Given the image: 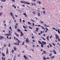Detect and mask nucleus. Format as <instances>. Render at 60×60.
<instances>
[{
  "instance_id": "nucleus-1",
  "label": "nucleus",
  "mask_w": 60,
  "mask_h": 60,
  "mask_svg": "<svg viewBox=\"0 0 60 60\" xmlns=\"http://www.w3.org/2000/svg\"><path fill=\"white\" fill-rule=\"evenodd\" d=\"M20 3H22L23 4H31L29 3L28 2H26L25 1H20Z\"/></svg>"
},
{
  "instance_id": "nucleus-2",
  "label": "nucleus",
  "mask_w": 60,
  "mask_h": 60,
  "mask_svg": "<svg viewBox=\"0 0 60 60\" xmlns=\"http://www.w3.org/2000/svg\"><path fill=\"white\" fill-rule=\"evenodd\" d=\"M26 42L28 43H29V41L28 38H27L26 40Z\"/></svg>"
},
{
  "instance_id": "nucleus-3",
  "label": "nucleus",
  "mask_w": 60,
  "mask_h": 60,
  "mask_svg": "<svg viewBox=\"0 0 60 60\" xmlns=\"http://www.w3.org/2000/svg\"><path fill=\"white\" fill-rule=\"evenodd\" d=\"M16 43H14V45H19V43H18V42H16Z\"/></svg>"
},
{
  "instance_id": "nucleus-4",
  "label": "nucleus",
  "mask_w": 60,
  "mask_h": 60,
  "mask_svg": "<svg viewBox=\"0 0 60 60\" xmlns=\"http://www.w3.org/2000/svg\"><path fill=\"white\" fill-rule=\"evenodd\" d=\"M43 52L41 54L42 55H43V54H47V52H46V51L44 50L43 51Z\"/></svg>"
},
{
  "instance_id": "nucleus-5",
  "label": "nucleus",
  "mask_w": 60,
  "mask_h": 60,
  "mask_svg": "<svg viewBox=\"0 0 60 60\" xmlns=\"http://www.w3.org/2000/svg\"><path fill=\"white\" fill-rule=\"evenodd\" d=\"M21 35H20V36L21 37H22V36H23L24 35V34L23 33V32H21Z\"/></svg>"
},
{
  "instance_id": "nucleus-6",
  "label": "nucleus",
  "mask_w": 60,
  "mask_h": 60,
  "mask_svg": "<svg viewBox=\"0 0 60 60\" xmlns=\"http://www.w3.org/2000/svg\"><path fill=\"white\" fill-rule=\"evenodd\" d=\"M23 27L24 29H26V27L27 28V27L26 26V27L24 25L22 26Z\"/></svg>"
},
{
  "instance_id": "nucleus-7",
  "label": "nucleus",
  "mask_w": 60,
  "mask_h": 60,
  "mask_svg": "<svg viewBox=\"0 0 60 60\" xmlns=\"http://www.w3.org/2000/svg\"><path fill=\"white\" fill-rule=\"evenodd\" d=\"M42 43L43 44H44V45H46V42L43 41L42 42Z\"/></svg>"
},
{
  "instance_id": "nucleus-8",
  "label": "nucleus",
  "mask_w": 60,
  "mask_h": 60,
  "mask_svg": "<svg viewBox=\"0 0 60 60\" xmlns=\"http://www.w3.org/2000/svg\"><path fill=\"white\" fill-rule=\"evenodd\" d=\"M9 54V52H8V49H7L6 51V54Z\"/></svg>"
},
{
  "instance_id": "nucleus-9",
  "label": "nucleus",
  "mask_w": 60,
  "mask_h": 60,
  "mask_svg": "<svg viewBox=\"0 0 60 60\" xmlns=\"http://www.w3.org/2000/svg\"><path fill=\"white\" fill-rule=\"evenodd\" d=\"M4 38V37L3 36H1L0 37V40H2Z\"/></svg>"
},
{
  "instance_id": "nucleus-10",
  "label": "nucleus",
  "mask_w": 60,
  "mask_h": 60,
  "mask_svg": "<svg viewBox=\"0 0 60 60\" xmlns=\"http://www.w3.org/2000/svg\"><path fill=\"white\" fill-rule=\"evenodd\" d=\"M53 52H54V54H56V52L55 50L54 49H53Z\"/></svg>"
},
{
  "instance_id": "nucleus-11",
  "label": "nucleus",
  "mask_w": 60,
  "mask_h": 60,
  "mask_svg": "<svg viewBox=\"0 0 60 60\" xmlns=\"http://www.w3.org/2000/svg\"><path fill=\"white\" fill-rule=\"evenodd\" d=\"M38 43L40 44H42V45H44L43 44H42V43H41V42L40 41H38Z\"/></svg>"
},
{
  "instance_id": "nucleus-12",
  "label": "nucleus",
  "mask_w": 60,
  "mask_h": 60,
  "mask_svg": "<svg viewBox=\"0 0 60 60\" xmlns=\"http://www.w3.org/2000/svg\"><path fill=\"white\" fill-rule=\"evenodd\" d=\"M1 2H6V0H0Z\"/></svg>"
},
{
  "instance_id": "nucleus-13",
  "label": "nucleus",
  "mask_w": 60,
  "mask_h": 60,
  "mask_svg": "<svg viewBox=\"0 0 60 60\" xmlns=\"http://www.w3.org/2000/svg\"><path fill=\"white\" fill-rule=\"evenodd\" d=\"M24 57L25 59H27V58L26 57V56L25 55L24 56Z\"/></svg>"
},
{
  "instance_id": "nucleus-14",
  "label": "nucleus",
  "mask_w": 60,
  "mask_h": 60,
  "mask_svg": "<svg viewBox=\"0 0 60 60\" xmlns=\"http://www.w3.org/2000/svg\"><path fill=\"white\" fill-rule=\"evenodd\" d=\"M14 51H16V50H17V48H16L15 47H14Z\"/></svg>"
},
{
  "instance_id": "nucleus-15",
  "label": "nucleus",
  "mask_w": 60,
  "mask_h": 60,
  "mask_svg": "<svg viewBox=\"0 0 60 60\" xmlns=\"http://www.w3.org/2000/svg\"><path fill=\"white\" fill-rule=\"evenodd\" d=\"M47 39L48 41H49V36L47 37Z\"/></svg>"
},
{
  "instance_id": "nucleus-16",
  "label": "nucleus",
  "mask_w": 60,
  "mask_h": 60,
  "mask_svg": "<svg viewBox=\"0 0 60 60\" xmlns=\"http://www.w3.org/2000/svg\"><path fill=\"white\" fill-rule=\"evenodd\" d=\"M2 60H5V58L4 57H4H2Z\"/></svg>"
},
{
  "instance_id": "nucleus-17",
  "label": "nucleus",
  "mask_w": 60,
  "mask_h": 60,
  "mask_svg": "<svg viewBox=\"0 0 60 60\" xmlns=\"http://www.w3.org/2000/svg\"><path fill=\"white\" fill-rule=\"evenodd\" d=\"M2 55L3 56H5V55L3 53H2Z\"/></svg>"
},
{
  "instance_id": "nucleus-18",
  "label": "nucleus",
  "mask_w": 60,
  "mask_h": 60,
  "mask_svg": "<svg viewBox=\"0 0 60 60\" xmlns=\"http://www.w3.org/2000/svg\"><path fill=\"white\" fill-rule=\"evenodd\" d=\"M41 38H42V39H43V40H44V41H45L46 40V39L45 38H44L43 37H41Z\"/></svg>"
},
{
  "instance_id": "nucleus-19",
  "label": "nucleus",
  "mask_w": 60,
  "mask_h": 60,
  "mask_svg": "<svg viewBox=\"0 0 60 60\" xmlns=\"http://www.w3.org/2000/svg\"><path fill=\"white\" fill-rule=\"evenodd\" d=\"M49 45H50V48H52V45H51V44H50L49 43Z\"/></svg>"
},
{
  "instance_id": "nucleus-20",
  "label": "nucleus",
  "mask_w": 60,
  "mask_h": 60,
  "mask_svg": "<svg viewBox=\"0 0 60 60\" xmlns=\"http://www.w3.org/2000/svg\"><path fill=\"white\" fill-rule=\"evenodd\" d=\"M52 29L53 30H56V29L54 27H53L52 28Z\"/></svg>"
},
{
  "instance_id": "nucleus-21",
  "label": "nucleus",
  "mask_w": 60,
  "mask_h": 60,
  "mask_svg": "<svg viewBox=\"0 0 60 60\" xmlns=\"http://www.w3.org/2000/svg\"><path fill=\"white\" fill-rule=\"evenodd\" d=\"M28 24H30L31 25H32V23L29 22H28Z\"/></svg>"
},
{
  "instance_id": "nucleus-22",
  "label": "nucleus",
  "mask_w": 60,
  "mask_h": 60,
  "mask_svg": "<svg viewBox=\"0 0 60 60\" xmlns=\"http://www.w3.org/2000/svg\"><path fill=\"white\" fill-rule=\"evenodd\" d=\"M41 28H42V29H44V30H45V28H44V27H43V26H41Z\"/></svg>"
},
{
  "instance_id": "nucleus-23",
  "label": "nucleus",
  "mask_w": 60,
  "mask_h": 60,
  "mask_svg": "<svg viewBox=\"0 0 60 60\" xmlns=\"http://www.w3.org/2000/svg\"><path fill=\"white\" fill-rule=\"evenodd\" d=\"M17 31L18 32H21V30L19 29L17 30Z\"/></svg>"
},
{
  "instance_id": "nucleus-24",
  "label": "nucleus",
  "mask_w": 60,
  "mask_h": 60,
  "mask_svg": "<svg viewBox=\"0 0 60 60\" xmlns=\"http://www.w3.org/2000/svg\"><path fill=\"white\" fill-rule=\"evenodd\" d=\"M5 35H8V36H10V35L8 34H5Z\"/></svg>"
},
{
  "instance_id": "nucleus-25",
  "label": "nucleus",
  "mask_w": 60,
  "mask_h": 60,
  "mask_svg": "<svg viewBox=\"0 0 60 60\" xmlns=\"http://www.w3.org/2000/svg\"><path fill=\"white\" fill-rule=\"evenodd\" d=\"M45 12H46L45 10H44L43 11V12L44 14H45Z\"/></svg>"
},
{
  "instance_id": "nucleus-26",
  "label": "nucleus",
  "mask_w": 60,
  "mask_h": 60,
  "mask_svg": "<svg viewBox=\"0 0 60 60\" xmlns=\"http://www.w3.org/2000/svg\"><path fill=\"white\" fill-rule=\"evenodd\" d=\"M44 25L45 26V27H48L47 25H46V24H44Z\"/></svg>"
},
{
  "instance_id": "nucleus-27",
  "label": "nucleus",
  "mask_w": 60,
  "mask_h": 60,
  "mask_svg": "<svg viewBox=\"0 0 60 60\" xmlns=\"http://www.w3.org/2000/svg\"><path fill=\"white\" fill-rule=\"evenodd\" d=\"M28 27L30 28V29H33V28H31V27H30V26H29Z\"/></svg>"
},
{
  "instance_id": "nucleus-28",
  "label": "nucleus",
  "mask_w": 60,
  "mask_h": 60,
  "mask_svg": "<svg viewBox=\"0 0 60 60\" xmlns=\"http://www.w3.org/2000/svg\"><path fill=\"white\" fill-rule=\"evenodd\" d=\"M17 26L15 25V29H17Z\"/></svg>"
},
{
  "instance_id": "nucleus-29",
  "label": "nucleus",
  "mask_w": 60,
  "mask_h": 60,
  "mask_svg": "<svg viewBox=\"0 0 60 60\" xmlns=\"http://www.w3.org/2000/svg\"><path fill=\"white\" fill-rule=\"evenodd\" d=\"M24 43H25L24 41H23V42L22 44V45H24Z\"/></svg>"
},
{
  "instance_id": "nucleus-30",
  "label": "nucleus",
  "mask_w": 60,
  "mask_h": 60,
  "mask_svg": "<svg viewBox=\"0 0 60 60\" xmlns=\"http://www.w3.org/2000/svg\"><path fill=\"white\" fill-rule=\"evenodd\" d=\"M55 36H56V37H57V38H59V37H58V35H55Z\"/></svg>"
},
{
  "instance_id": "nucleus-31",
  "label": "nucleus",
  "mask_w": 60,
  "mask_h": 60,
  "mask_svg": "<svg viewBox=\"0 0 60 60\" xmlns=\"http://www.w3.org/2000/svg\"><path fill=\"white\" fill-rule=\"evenodd\" d=\"M10 14L11 16H13V14H12V13H10Z\"/></svg>"
},
{
  "instance_id": "nucleus-32",
  "label": "nucleus",
  "mask_w": 60,
  "mask_h": 60,
  "mask_svg": "<svg viewBox=\"0 0 60 60\" xmlns=\"http://www.w3.org/2000/svg\"><path fill=\"white\" fill-rule=\"evenodd\" d=\"M10 14L11 16H13V14H12V13H10Z\"/></svg>"
},
{
  "instance_id": "nucleus-33",
  "label": "nucleus",
  "mask_w": 60,
  "mask_h": 60,
  "mask_svg": "<svg viewBox=\"0 0 60 60\" xmlns=\"http://www.w3.org/2000/svg\"><path fill=\"white\" fill-rule=\"evenodd\" d=\"M9 29L11 30V31H12V29H11V26H10L9 27Z\"/></svg>"
},
{
  "instance_id": "nucleus-34",
  "label": "nucleus",
  "mask_w": 60,
  "mask_h": 60,
  "mask_svg": "<svg viewBox=\"0 0 60 60\" xmlns=\"http://www.w3.org/2000/svg\"><path fill=\"white\" fill-rule=\"evenodd\" d=\"M52 55V54L50 53L49 54V56H51Z\"/></svg>"
},
{
  "instance_id": "nucleus-35",
  "label": "nucleus",
  "mask_w": 60,
  "mask_h": 60,
  "mask_svg": "<svg viewBox=\"0 0 60 60\" xmlns=\"http://www.w3.org/2000/svg\"><path fill=\"white\" fill-rule=\"evenodd\" d=\"M31 21H33V22H35L33 20H32V19H31Z\"/></svg>"
},
{
  "instance_id": "nucleus-36",
  "label": "nucleus",
  "mask_w": 60,
  "mask_h": 60,
  "mask_svg": "<svg viewBox=\"0 0 60 60\" xmlns=\"http://www.w3.org/2000/svg\"><path fill=\"white\" fill-rule=\"evenodd\" d=\"M9 35H10L11 34V31H9Z\"/></svg>"
},
{
  "instance_id": "nucleus-37",
  "label": "nucleus",
  "mask_w": 60,
  "mask_h": 60,
  "mask_svg": "<svg viewBox=\"0 0 60 60\" xmlns=\"http://www.w3.org/2000/svg\"><path fill=\"white\" fill-rule=\"evenodd\" d=\"M10 46H11V44H8V47H10Z\"/></svg>"
},
{
  "instance_id": "nucleus-38",
  "label": "nucleus",
  "mask_w": 60,
  "mask_h": 60,
  "mask_svg": "<svg viewBox=\"0 0 60 60\" xmlns=\"http://www.w3.org/2000/svg\"><path fill=\"white\" fill-rule=\"evenodd\" d=\"M33 14H36V13H35V11H34L33 12Z\"/></svg>"
},
{
  "instance_id": "nucleus-39",
  "label": "nucleus",
  "mask_w": 60,
  "mask_h": 60,
  "mask_svg": "<svg viewBox=\"0 0 60 60\" xmlns=\"http://www.w3.org/2000/svg\"><path fill=\"white\" fill-rule=\"evenodd\" d=\"M34 36H33V37H31V38L32 39H34Z\"/></svg>"
},
{
  "instance_id": "nucleus-40",
  "label": "nucleus",
  "mask_w": 60,
  "mask_h": 60,
  "mask_svg": "<svg viewBox=\"0 0 60 60\" xmlns=\"http://www.w3.org/2000/svg\"><path fill=\"white\" fill-rule=\"evenodd\" d=\"M14 50H13L12 51V53H13L14 52Z\"/></svg>"
},
{
  "instance_id": "nucleus-41",
  "label": "nucleus",
  "mask_w": 60,
  "mask_h": 60,
  "mask_svg": "<svg viewBox=\"0 0 60 60\" xmlns=\"http://www.w3.org/2000/svg\"><path fill=\"white\" fill-rule=\"evenodd\" d=\"M44 60H45L46 59V58L45 57H44L43 58Z\"/></svg>"
},
{
  "instance_id": "nucleus-42",
  "label": "nucleus",
  "mask_w": 60,
  "mask_h": 60,
  "mask_svg": "<svg viewBox=\"0 0 60 60\" xmlns=\"http://www.w3.org/2000/svg\"><path fill=\"white\" fill-rule=\"evenodd\" d=\"M26 15V13H23V15H25V16Z\"/></svg>"
},
{
  "instance_id": "nucleus-43",
  "label": "nucleus",
  "mask_w": 60,
  "mask_h": 60,
  "mask_svg": "<svg viewBox=\"0 0 60 60\" xmlns=\"http://www.w3.org/2000/svg\"><path fill=\"white\" fill-rule=\"evenodd\" d=\"M2 14H3V13H0V16H1V15H2Z\"/></svg>"
},
{
  "instance_id": "nucleus-44",
  "label": "nucleus",
  "mask_w": 60,
  "mask_h": 60,
  "mask_svg": "<svg viewBox=\"0 0 60 60\" xmlns=\"http://www.w3.org/2000/svg\"><path fill=\"white\" fill-rule=\"evenodd\" d=\"M45 29H46V30H48V31H49V29H48V28H47L46 27Z\"/></svg>"
},
{
  "instance_id": "nucleus-45",
  "label": "nucleus",
  "mask_w": 60,
  "mask_h": 60,
  "mask_svg": "<svg viewBox=\"0 0 60 60\" xmlns=\"http://www.w3.org/2000/svg\"><path fill=\"white\" fill-rule=\"evenodd\" d=\"M41 46L42 48H43V45H41Z\"/></svg>"
},
{
  "instance_id": "nucleus-46",
  "label": "nucleus",
  "mask_w": 60,
  "mask_h": 60,
  "mask_svg": "<svg viewBox=\"0 0 60 60\" xmlns=\"http://www.w3.org/2000/svg\"><path fill=\"white\" fill-rule=\"evenodd\" d=\"M31 5L32 6H34V4H33V3H31Z\"/></svg>"
},
{
  "instance_id": "nucleus-47",
  "label": "nucleus",
  "mask_w": 60,
  "mask_h": 60,
  "mask_svg": "<svg viewBox=\"0 0 60 60\" xmlns=\"http://www.w3.org/2000/svg\"><path fill=\"white\" fill-rule=\"evenodd\" d=\"M58 41H60V39L59 38H58Z\"/></svg>"
},
{
  "instance_id": "nucleus-48",
  "label": "nucleus",
  "mask_w": 60,
  "mask_h": 60,
  "mask_svg": "<svg viewBox=\"0 0 60 60\" xmlns=\"http://www.w3.org/2000/svg\"><path fill=\"white\" fill-rule=\"evenodd\" d=\"M38 3L39 4H41V2L40 1H39L38 2Z\"/></svg>"
},
{
  "instance_id": "nucleus-49",
  "label": "nucleus",
  "mask_w": 60,
  "mask_h": 60,
  "mask_svg": "<svg viewBox=\"0 0 60 60\" xmlns=\"http://www.w3.org/2000/svg\"><path fill=\"white\" fill-rule=\"evenodd\" d=\"M18 42H18V43H20V41L19 40H18Z\"/></svg>"
},
{
  "instance_id": "nucleus-50",
  "label": "nucleus",
  "mask_w": 60,
  "mask_h": 60,
  "mask_svg": "<svg viewBox=\"0 0 60 60\" xmlns=\"http://www.w3.org/2000/svg\"><path fill=\"white\" fill-rule=\"evenodd\" d=\"M32 25H33L34 26V23H32Z\"/></svg>"
},
{
  "instance_id": "nucleus-51",
  "label": "nucleus",
  "mask_w": 60,
  "mask_h": 60,
  "mask_svg": "<svg viewBox=\"0 0 60 60\" xmlns=\"http://www.w3.org/2000/svg\"><path fill=\"white\" fill-rule=\"evenodd\" d=\"M14 40H16V37H14Z\"/></svg>"
},
{
  "instance_id": "nucleus-52",
  "label": "nucleus",
  "mask_w": 60,
  "mask_h": 60,
  "mask_svg": "<svg viewBox=\"0 0 60 60\" xmlns=\"http://www.w3.org/2000/svg\"><path fill=\"white\" fill-rule=\"evenodd\" d=\"M38 26H40V27H41V26L39 25H38Z\"/></svg>"
},
{
  "instance_id": "nucleus-53",
  "label": "nucleus",
  "mask_w": 60,
  "mask_h": 60,
  "mask_svg": "<svg viewBox=\"0 0 60 60\" xmlns=\"http://www.w3.org/2000/svg\"><path fill=\"white\" fill-rule=\"evenodd\" d=\"M40 22H41V23H44V22L42 21H40Z\"/></svg>"
},
{
  "instance_id": "nucleus-54",
  "label": "nucleus",
  "mask_w": 60,
  "mask_h": 60,
  "mask_svg": "<svg viewBox=\"0 0 60 60\" xmlns=\"http://www.w3.org/2000/svg\"><path fill=\"white\" fill-rule=\"evenodd\" d=\"M24 31H25V32H27V30L26 29L24 30Z\"/></svg>"
},
{
  "instance_id": "nucleus-55",
  "label": "nucleus",
  "mask_w": 60,
  "mask_h": 60,
  "mask_svg": "<svg viewBox=\"0 0 60 60\" xmlns=\"http://www.w3.org/2000/svg\"><path fill=\"white\" fill-rule=\"evenodd\" d=\"M12 6L13 7H15V5H12Z\"/></svg>"
},
{
  "instance_id": "nucleus-56",
  "label": "nucleus",
  "mask_w": 60,
  "mask_h": 60,
  "mask_svg": "<svg viewBox=\"0 0 60 60\" xmlns=\"http://www.w3.org/2000/svg\"><path fill=\"white\" fill-rule=\"evenodd\" d=\"M4 25L6 27H7V26H6V25L5 23L4 24Z\"/></svg>"
},
{
  "instance_id": "nucleus-57",
  "label": "nucleus",
  "mask_w": 60,
  "mask_h": 60,
  "mask_svg": "<svg viewBox=\"0 0 60 60\" xmlns=\"http://www.w3.org/2000/svg\"><path fill=\"white\" fill-rule=\"evenodd\" d=\"M52 43L54 46H56V45H55V44H54V43Z\"/></svg>"
},
{
  "instance_id": "nucleus-58",
  "label": "nucleus",
  "mask_w": 60,
  "mask_h": 60,
  "mask_svg": "<svg viewBox=\"0 0 60 60\" xmlns=\"http://www.w3.org/2000/svg\"><path fill=\"white\" fill-rule=\"evenodd\" d=\"M20 22H21V19H20Z\"/></svg>"
},
{
  "instance_id": "nucleus-59",
  "label": "nucleus",
  "mask_w": 60,
  "mask_h": 60,
  "mask_svg": "<svg viewBox=\"0 0 60 60\" xmlns=\"http://www.w3.org/2000/svg\"><path fill=\"white\" fill-rule=\"evenodd\" d=\"M22 7H25V5H22Z\"/></svg>"
},
{
  "instance_id": "nucleus-60",
  "label": "nucleus",
  "mask_w": 60,
  "mask_h": 60,
  "mask_svg": "<svg viewBox=\"0 0 60 60\" xmlns=\"http://www.w3.org/2000/svg\"><path fill=\"white\" fill-rule=\"evenodd\" d=\"M4 47H6V45H5V44H4Z\"/></svg>"
},
{
  "instance_id": "nucleus-61",
  "label": "nucleus",
  "mask_w": 60,
  "mask_h": 60,
  "mask_svg": "<svg viewBox=\"0 0 60 60\" xmlns=\"http://www.w3.org/2000/svg\"><path fill=\"white\" fill-rule=\"evenodd\" d=\"M47 47H48V48H49V45H47Z\"/></svg>"
},
{
  "instance_id": "nucleus-62",
  "label": "nucleus",
  "mask_w": 60,
  "mask_h": 60,
  "mask_svg": "<svg viewBox=\"0 0 60 60\" xmlns=\"http://www.w3.org/2000/svg\"><path fill=\"white\" fill-rule=\"evenodd\" d=\"M36 30H38L39 29V28H36Z\"/></svg>"
},
{
  "instance_id": "nucleus-63",
  "label": "nucleus",
  "mask_w": 60,
  "mask_h": 60,
  "mask_svg": "<svg viewBox=\"0 0 60 60\" xmlns=\"http://www.w3.org/2000/svg\"><path fill=\"white\" fill-rule=\"evenodd\" d=\"M33 42H35V40H33Z\"/></svg>"
},
{
  "instance_id": "nucleus-64",
  "label": "nucleus",
  "mask_w": 60,
  "mask_h": 60,
  "mask_svg": "<svg viewBox=\"0 0 60 60\" xmlns=\"http://www.w3.org/2000/svg\"><path fill=\"white\" fill-rule=\"evenodd\" d=\"M58 33L60 34V31L58 32Z\"/></svg>"
}]
</instances>
